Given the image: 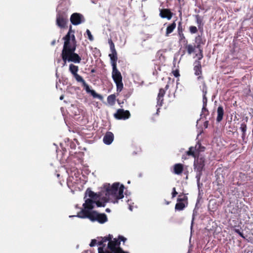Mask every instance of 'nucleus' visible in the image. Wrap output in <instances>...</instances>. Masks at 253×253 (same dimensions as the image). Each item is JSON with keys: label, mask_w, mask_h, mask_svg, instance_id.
Masks as SVG:
<instances>
[{"label": "nucleus", "mask_w": 253, "mask_h": 253, "mask_svg": "<svg viewBox=\"0 0 253 253\" xmlns=\"http://www.w3.org/2000/svg\"><path fill=\"white\" fill-rule=\"evenodd\" d=\"M64 41L63 49L61 52V57L64 61L63 65H65L67 61L75 63H80L82 60V55L75 53L77 47V41L75 36L72 34V38L65 36L63 38Z\"/></svg>", "instance_id": "1"}, {"label": "nucleus", "mask_w": 253, "mask_h": 253, "mask_svg": "<svg viewBox=\"0 0 253 253\" xmlns=\"http://www.w3.org/2000/svg\"><path fill=\"white\" fill-rule=\"evenodd\" d=\"M124 186L121 185L120 186L119 183H115L112 186L110 184L106 183L104 184L102 191H103L104 195L108 197L109 200L110 197H114L116 200L114 203H117L118 200L124 198L123 194Z\"/></svg>", "instance_id": "2"}, {"label": "nucleus", "mask_w": 253, "mask_h": 253, "mask_svg": "<svg viewBox=\"0 0 253 253\" xmlns=\"http://www.w3.org/2000/svg\"><path fill=\"white\" fill-rule=\"evenodd\" d=\"M205 166V158L202 155H198L195 158L194 162V169L196 172V178L199 180L202 175L203 170Z\"/></svg>", "instance_id": "3"}, {"label": "nucleus", "mask_w": 253, "mask_h": 253, "mask_svg": "<svg viewBox=\"0 0 253 253\" xmlns=\"http://www.w3.org/2000/svg\"><path fill=\"white\" fill-rule=\"evenodd\" d=\"M85 215L86 218L89 219L92 222L97 221L100 224H103L108 221L107 215L104 213H99L96 211H92L91 213H87Z\"/></svg>", "instance_id": "4"}, {"label": "nucleus", "mask_w": 253, "mask_h": 253, "mask_svg": "<svg viewBox=\"0 0 253 253\" xmlns=\"http://www.w3.org/2000/svg\"><path fill=\"white\" fill-rule=\"evenodd\" d=\"M95 201L91 199H87L83 204L84 209L78 213L77 216L81 218H86L87 213H91L92 210L94 208Z\"/></svg>", "instance_id": "5"}, {"label": "nucleus", "mask_w": 253, "mask_h": 253, "mask_svg": "<svg viewBox=\"0 0 253 253\" xmlns=\"http://www.w3.org/2000/svg\"><path fill=\"white\" fill-rule=\"evenodd\" d=\"M188 204V197L185 194L180 193L177 199V203L175 206V210L183 211Z\"/></svg>", "instance_id": "6"}, {"label": "nucleus", "mask_w": 253, "mask_h": 253, "mask_svg": "<svg viewBox=\"0 0 253 253\" xmlns=\"http://www.w3.org/2000/svg\"><path fill=\"white\" fill-rule=\"evenodd\" d=\"M68 22V18L67 13L64 11H58L56 15V25L60 28H65Z\"/></svg>", "instance_id": "7"}, {"label": "nucleus", "mask_w": 253, "mask_h": 253, "mask_svg": "<svg viewBox=\"0 0 253 253\" xmlns=\"http://www.w3.org/2000/svg\"><path fill=\"white\" fill-rule=\"evenodd\" d=\"M120 241L114 239L113 241L111 240L108 243V248L111 251L114 253H128V252H125L121 247Z\"/></svg>", "instance_id": "8"}, {"label": "nucleus", "mask_w": 253, "mask_h": 253, "mask_svg": "<svg viewBox=\"0 0 253 253\" xmlns=\"http://www.w3.org/2000/svg\"><path fill=\"white\" fill-rule=\"evenodd\" d=\"M114 117L117 120H126L130 117V113L128 110H125L123 109H118Z\"/></svg>", "instance_id": "9"}, {"label": "nucleus", "mask_w": 253, "mask_h": 253, "mask_svg": "<svg viewBox=\"0 0 253 253\" xmlns=\"http://www.w3.org/2000/svg\"><path fill=\"white\" fill-rule=\"evenodd\" d=\"M193 65L194 74L198 76L197 79L198 80L203 79L204 78L202 76V68L201 61L199 60H195L194 62Z\"/></svg>", "instance_id": "10"}, {"label": "nucleus", "mask_w": 253, "mask_h": 253, "mask_svg": "<svg viewBox=\"0 0 253 253\" xmlns=\"http://www.w3.org/2000/svg\"><path fill=\"white\" fill-rule=\"evenodd\" d=\"M70 21L72 24L78 25L84 21L83 15L79 13H74L70 17Z\"/></svg>", "instance_id": "11"}, {"label": "nucleus", "mask_w": 253, "mask_h": 253, "mask_svg": "<svg viewBox=\"0 0 253 253\" xmlns=\"http://www.w3.org/2000/svg\"><path fill=\"white\" fill-rule=\"evenodd\" d=\"M69 70L75 78L77 82L83 78L78 74L79 71V67L78 66L73 64H70L69 67Z\"/></svg>", "instance_id": "12"}, {"label": "nucleus", "mask_w": 253, "mask_h": 253, "mask_svg": "<svg viewBox=\"0 0 253 253\" xmlns=\"http://www.w3.org/2000/svg\"><path fill=\"white\" fill-rule=\"evenodd\" d=\"M169 85L168 84L166 85L165 88H160L157 96V104L160 106H162L163 104L164 97L166 93V90L168 89Z\"/></svg>", "instance_id": "13"}, {"label": "nucleus", "mask_w": 253, "mask_h": 253, "mask_svg": "<svg viewBox=\"0 0 253 253\" xmlns=\"http://www.w3.org/2000/svg\"><path fill=\"white\" fill-rule=\"evenodd\" d=\"M112 77L114 82L122 81V76L121 72L117 69V66H112Z\"/></svg>", "instance_id": "14"}, {"label": "nucleus", "mask_w": 253, "mask_h": 253, "mask_svg": "<svg viewBox=\"0 0 253 253\" xmlns=\"http://www.w3.org/2000/svg\"><path fill=\"white\" fill-rule=\"evenodd\" d=\"M159 15L162 18H167L168 20H170L172 17L173 13L169 9H160Z\"/></svg>", "instance_id": "15"}, {"label": "nucleus", "mask_w": 253, "mask_h": 253, "mask_svg": "<svg viewBox=\"0 0 253 253\" xmlns=\"http://www.w3.org/2000/svg\"><path fill=\"white\" fill-rule=\"evenodd\" d=\"M103 191H102V190L101 191L98 192V193H94V192L92 191L91 190H89V189H87L85 194H88V196L91 198L93 200H95L97 198H101L102 196L104 195Z\"/></svg>", "instance_id": "16"}, {"label": "nucleus", "mask_w": 253, "mask_h": 253, "mask_svg": "<svg viewBox=\"0 0 253 253\" xmlns=\"http://www.w3.org/2000/svg\"><path fill=\"white\" fill-rule=\"evenodd\" d=\"M114 140V134L112 132L108 131L103 137V142L107 145H110Z\"/></svg>", "instance_id": "17"}, {"label": "nucleus", "mask_w": 253, "mask_h": 253, "mask_svg": "<svg viewBox=\"0 0 253 253\" xmlns=\"http://www.w3.org/2000/svg\"><path fill=\"white\" fill-rule=\"evenodd\" d=\"M183 169L184 167L182 164H176L173 166V173L177 175H180L182 173Z\"/></svg>", "instance_id": "18"}, {"label": "nucleus", "mask_w": 253, "mask_h": 253, "mask_svg": "<svg viewBox=\"0 0 253 253\" xmlns=\"http://www.w3.org/2000/svg\"><path fill=\"white\" fill-rule=\"evenodd\" d=\"M217 116L216 118V121L218 123L220 122L222 119L224 115V109L222 106H219L217 109Z\"/></svg>", "instance_id": "19"}, {"label": "nucleus", "mask_w": 253, "mask_h": 253, "mask_svg": "<svg viewBox=\"0 0 253 253\" xmlns=\"http://www.w3.org/2000/svg\"><path fill=\"white\" fill-rule=\"evenodd\" d=\"M100 198H101L102 201H95V204L98 207H104L106 205V203L108 202L109 199L108 197L105 195H103Z\"/></svg>", "instance_id": "20"}, {"label": "nucleus", "mask_w": 253, "mask_h": 253, "mask_svg": "<svg viewBox=\"0 0 253 253\" xmlns=\"http://www.w3.org/2000/svg\"><path fill=\"white\" fill-rule=\"evenodd\" d=\"M111 52L112 53L109 55V56L111 59L112 66H117V61L118 60L117 51H113Z\"/></svg>", "instance_id": "21"}, {"label": "nucleus", "mask_w": 253, "mask_h": 253, "mask_svg": "<svg viewBox=\"0 0 253 253\" xmlns=\"http://www.w3.org/2000/svg\"><path fill=\"white\" fill-rule=\"evenodd\" d=\"M176 23L175 21H173V23L169 24L167 28L166 32V36H169L170 34H171L173 30L176 28Z\"/></svg>", "instance_id": "22"}, {"label": "nucleus", "mask_w": 253, "mask_h": 253, "mask_svg": "<svg viewBox=\"0 0 253 253\" xmlns=\"http://www.w3.org/2000/svg\"><path fill=\"white\" fill-rule=\"evenodd\" d=\"M205 147L202 146L201 144L199 142L196 144L195 147V150L197 155H200V153L204 152L205 150Z\"/></svg>", "instance_id": "23"}, {"label": "nucleus", "mask_w": 253, "mask_h": 253, "mask_svg": "<svg viewBox=\"0 0 253 253\" xmlns=\"http://www.w3.org/2000/svg\"><path fill=\"white\" fill-rule=\"evenodd\" d=\"M185 44V48L187 49L188 54L190 55L195 51V48L196 47V45H193L191 44H188V43Z\"/></svg>", "instance_id": "24"}, {"label": "nucleus", "mask_w": 253, "mask_h": 253, "mask_svg": "<svg viewBox=\"0 0 253 253\" xmlns=\"http://www.w3.org/2000/svg\"><path fill=\"white\" fill-rule=\"evenodd\" d=\"M77 82L82 83L83 86L84 87V89L87 93H89V92L91 90V89H90L89 85L86 83L83 78Z\"/></svg>", "instance_id": "25"}, {"label": "nucleus", "mask_w": 253, "mask_h": 253, "mask_svg": "<svg viewBox=\"0 0 253 253\" xmlns=\"http://www.w3.org/2000/svg\"><path fill=\"white\" fill-rule=\"evenodd\" d=\"M132 90L131 89H125L123 92V96H124V100H126L131 95Z\"/></svg>", "instance_id": "26"}, {"label": "nucleus", "mask_w": 253, "mask_h": 253, "mask_svg": "<svg viewBox=\"0 0 253 253\" xmlns=\"http://www.w3.org/2000/svg\"><path fill=\"white\" fill-rule=\"evenodd\" d=\"M108 103L111 105H114L115 103L116 95L115 94H111L109 95L107 99Z\"/></svg>", "instance_id": "27"}, {"label": "nucleus", "mask_w": 253, "mask_h": 253, "mask_svg": "<svg viewBox=\"0 0 253 253\" xmlns=\"http://www.w3.org/2000/svg\"><path fill=\"white\" fill-rule=\"evenodd\" d=\"M187 155L189 156H192L194 158L197 157L198 155L195 150V147H190L189 150L187 152Z\"/></svg>", "instance_id": "28"}, {"label": "nucleus", "mask_w": 253, "mask_h": 253, "mask_svg": "<svg viewBox=\"0 0 253 253\" xmlns=\"http://www.w3.org/2000/svg\"><path fill=\"white\" fill-rule=\"evenodd\" d=\"M165 52L164 50H160L157 53V56L161 61H165L166 60V57L164 54Z\"/></svg>", "instance_id": "29"}, {"label": "nucleus", "mask_w": 253, "mask_h": 253, "mask_svg": "<svg viewBox=\"0 0 253 253\" xmlns=\"http://www.w3.org/2000/svg\"><path fill=\"white\" fill-rule=\"evenodd\" d=\"M195 17L196 23L198 25V28L200 29L203 26V19L199 15H196Z\"/></svg>", "instance_id": "30"}, {"label": "nucleus", "mask_w": 253, "mask_h": 253, "mask_svg": "<svg viewBox=\"0 0 253 253\" xmlns=\"http://www.w3.org/2000/svg\"><path fill=\"white\" fill-rule=\"evenodd\" d=\"M195 42L197 43L196 47L197 48H200L201 44H204L202 41V37L200 35H198L195 38Z\"/></svg>", "instance_id": "31"}, {"label": "nucleus", "mask_w": 253, "mask_h": 253, "mask_svg": "<svg viewBox=\"0 0 253 253\" xmlns=\"http://www.w3.org/2000/svg\"><path fill=\"white\" fill-rule=\"evenodd\" d=\"M117 86V92L118 93L121 92L123 89L124 87V84L123 83L122 81H120L119 82H115Z\"/></svg>", "instance_id": "32"}, {"label": "nucleus", "mask_w": 253, "mask_h": 253, "mask_svg": "<svg viewBox=\"0 0 253 253\" xmlns=\"http://www.w3.org/2000/svg\"><path fill=\"white\" fill-rule=\"evenodd\" d=\"M178 37H179V42L183 43L184 44H187L188 43L187 40L186 39L185 37L183 34L180 33L178 34Z\"/></svg>", "instance_id": "33"}, {"label": "nucleus", "mask_w": 253, "mask_h": 253, "mask_svg": "<svg viewBox=\"0 0 253 253\" xmlns=\"http://www.w3.org/2000/svg\"><path fill=\"white\" fill-rule=\"evenodd\" d=\"M203 105H204V106H207V101H208V99L206 97V94H207V88H206L205 89H204L203 88Z\"/></svg>", "instance_id": "34"}, {"label": "nucleus", "mask_w": 253, "mask_h": 253, "mask_svg": "<svg viewBox=\"0 0 253 253\" xmlns=\"http://www.w3.org/2000/svg\"><path fill=\"white\" fill-rule=\"evenodd\" d=\"M89 93L93 96V98H97L99 99H102V96L100 94L97 93L94 90H91Z\"/></svg>", "instance_id": "35"}, {"label": "nucleus", "mask_w": 253, "mask_h": 253, "mask_svg": "<svg viewBox=\"0 0 253 253\" xmlns=\"http://www.w3.org/2000/svg\"><path fill=\"white\" fill-rule=\"evenodd\" d=\"M189 32L191 34H196L198 32V29L195 26H191L189 28Z\"/></svg>", "instance_id": "36"}, {"label": "nucleus", "mask_w": 253, "mask_h": 253, "mask_svg": "<svg viewBox=\"0 0 253 253\" xmlns=\"http://www.w3.org/2000/svg\"><path fill=\"white\" fill-rule=\"evenodd\" d=\"M109 43L110 44V47L111 52L116 51L114 43L111 39L109 40Z\"/></svg>", "instance_id": "37"}, {"label": "nucleus", "mask_w": 253, "mask_h": 253, "mask_svg": "<svg viewBox=\"0 0 253 253\" xmlns=\"http://www.w3.org/2000/svg\"><path fill=\"white\" fill-rule=\"evenodd\" d=\"M240 129L243 133H246L247 125L245 123H243L241 125Z\"/></svg>", "instance_id": "38"}, {"label": "nucleus", "mask_w": 253, "mask_h": 253, "mask_svg": "<svg viewBox=\"0 0 253 253\" xmlns=\"http://www.w3.org/2000/svg\"><path fill=\"white\" fill-rule=\"evenodd\" d=\"M86 35H87V37H88V39L89 40V41H93V40H94L93 37L90 31L88 29L86 30Z\"/></svg>", "instance_id": "39"}, {"label": "nucleus", "mask_w": 253, "mask_h": 253, "mask_svg": "<svg viewBox=\"0 0 253 253\" xmlns=\"http://www.w3.org/2000/svg\"><path fill=\"white\" fill-rule=\"evenodd\" d=\"M75 31L72 30V26H70L69 30L66 36H69V38H72V34L74 35Z\"/></svg>", "instance_id": "40"}, {"label": "nucleus", "mask_w": 253, "mask_h": 253, "mask_svg": "<svg viewBox=\"0 0 253 253\" xmlns=\"http://www.w3.org/2000/svg\"><path fill=\"white\" fill-rule=\"evenodd\" d=\"M177 32H178V34H180V33H183V28L182 27V24H181V21H180L178 23V27H177Z\"/></svg>", "instance_id": "41"}, {"label": "nucleus", "mask_w": 253, "mask_h": 253, "mask_svg": "<svg viewBox=\"0 0 253 253\" xmlns=\"http://www.w3.org/2000/svg\"><path fill=\"white\" fill-rule=\"evenodd\" d=\"M112 238V235H109L108 237H105L104 238H102V240H103L105 243L107 241H109V242L110 241H111Z\"/></svg>", "instance_id": "42"}, {"label": "nucleus", "mask_w": 253, "mask_h": 253, "mask_svg": "<svg viewBox=\"0 0 253 253\" xmlns=\"http://www.w3.org/2000/svg\"><path fill=\"white\" fill-rule=\"evenodd\" d=\"M234 231L236 233L238 234L243 239H245V237L244 236L243 233L240 231V230L238 229H234Z\"/></svg>", "instance_id": "43"}, {"label": "nucleus", "mask_w": 253, "mask_h": 253, "mask_svg": "<svg viewBox=\"0 0 253 253\" xmlns=\"http://www.w3.org/2000/svg\"><path fill=\"white\" fill-rule=\"evenodd\" d=\"M172 74L173 76L176 78L179 77L180 76L179 70L178 69H176L172 71Z\"/></svg>", "instance_id": "44"}, {"label": "nucleus", "mask_w": 253, "mask_h": 253, "mask_svg": "<svg viewBox=\"0 0 253 253\" xmlns=\"http://www.w3.org/2000/svg\"><path fill=\"white\" fill-rule=\"evenodd\" d=\"M178 194V193L176 191V189L175 187L172 188V192L171 193L172 198H174L176 197V196Z\"/></svg>", "instance_id": "45"}, {"label": "nucleus", "mask_w": 253, "mask_h": 253, "mask_svg": "<svg viewBox=\"0 0 253 253\" xmlns=\"http://www.w3.org/2000/svg\"><path fill=\"white\" fill-rule=\"evenodd\" d=\"M200 53L198 57V59L197 60L200 61L203 57V50L201 49H199Z\"/></svg>", "instance_id": "46"}, {"label": "nucleus", "mask_w": 253, "mask_h": 253, "mask_svg": "<svg viewBox=\"0 0 253 253\" xmlns=\"http://www.w3.org/2000/svg\"><path fill=\"white\" fill-rule=\"evenodd\" d=\"M96 240L95 239H92L89 244L90 247H94L96 244Z\"/></svg>", "instance_id": "47"}, {"label": "nucleus", "mask_w": 253, "mask_h": 253, "mask_svg": "<svg viewBox=\"0 0 253 253\" xmlns=\"http://www.w3.org/2000/svg\"><path fill=\"white\" fill-rule=\"evenodd\" d=\"M246 133H242V138L243 141L244 142V143L246 144L247 143V140H246Z\"/></svg>", "instance_id": "48"}, {"label": "nucleus", "mask_w": 253, "mask_h": 253, "mask_svg": "<svg viewBox=\"0 0 253 253\" xmlns=\"http://www.w3.org/2000/svg\"><path fill=\"white\" fill-rule=\"evenodd\" d=\"M118 239L119 240V241H122L123 242H125L126 240V238L122 236H119Z\"/></svg>", "instance_id": "49"}, {"label": "nucleus", "mask_w": 253, "mask_h": 253, "mask_svg": "<svg viewBox=\"0 0 253 253\" xmlns=\"http://www.w3.org/2000/svg\"><path fill=\"white\" fill-rule=\"evenodd\" d=\"M206 106H204V105H203V108H202V112H203V113H205L206 112H208V110L206 108Z\"/></svg>", "instance_id": "50"}, {"label": "nucleus", "mask_w": 253, "mask_h": 253, "mask_svg": "<svg viewBox=\"0 0 253 253\" xmlns=\"http://www.w3.org/2000/svg\"><path fill=\"white\" fill-rule=\"evenodd\" d=\"M105 252L103 251L102 247H99L98 248V253H104Z\"/></svg>", "instance_id": "51"}, {"label": "nucleus", "mask_w": 253, "mask_h": 253, "mask_svg": "<svg viewBox=\"0 0 253 253\" xmlns=\"http://www.w3.org/2000/svg\"><path fill=\"white\" fill-rule=\"evenodd\" d=\"M104 243L105 242H104L103 240L102 239L101 241H99L97 244L99 246H101L103 245Z\"/></svg>", "instance_id": "52"}, {"label": "nucleus", "mask_w": 253, "mask_h": 253, "mask_svg": "<svg viewBox=\"0 0 253 253\" xmlns=\"http://www.w3.org/2000/svg\"><path fill=\"white\" fill-rule=\"evenodd\" d=\"M105 211H106V212H110L111 210H110V209L107 208V209H106Z\"/></svg>", "instance_id": "53"}, {"label": "nucleus", "mask_w": 253, "mask_h": 253, "mask_svg": "<svg viewBox=\"0 0 253 253\" xmlns=\"http://www.w3.org/2000/svg\"><path fill=\"white\" fill-rule=\"evenodd\" d=\"M104 253H114L112 252V251L111 252L108 251H106Z\"/></svg>", "instance_id": "54"}, {"label": "nucleus", "mask_w": 253, "mask_h": 253, "mask_svg": "<svg viewBox=\"0 0 253 253\" xmlns=\"http://www.w3.org/2000/svg\"><path fill=\"white\" fill-rule=\"evenodd\" d=\"M165 203L166 205H169L170 203V202L165 201Z\"/></svg>", "instance_id": "55"}, {"label": "nucleus", "mask_w": 253, "mask_h": 253, "mask_svg": "<svg viewBox=\"0 0 253 253\" xmlns=\"http://www.w3.org/2000/svg\"><path fill=\"white\" fill-rule=\"evenodd\" d=\"M64 98V96L63 95H61L60 97V100H62Z\"/></svg>", "instance_id": "56"}, {"label": "nucleus", "mask_w": 253, "mask_h": 253, "mask_svg": "<svg viewBox=\"0 0 253 253\" xmlns=\"http://www.w3.org/2000/svg\"><path fill=\"white\" fill-rule=\"evenodd\" d=\"M95 72V70L94 69H92L91 71V73H94Z\"/></svg>", "instance_id": "57"}, {"label": "nucleus", "mask_w": 253, "mask_h": 253, "mask_svg": "<svg viewBox=\"0 0 253 253\" xmlns=\"http://www.w3.org/2000/svg\"><path fill=\"white\" fill-rule=\"evenodd\" d=\"M55 43V41L52 42V44H54Z\"/></svg>", "instance_id": "58"}]
</instances>
